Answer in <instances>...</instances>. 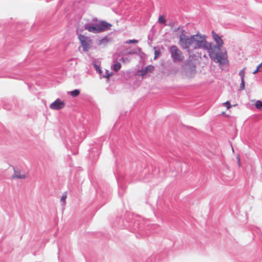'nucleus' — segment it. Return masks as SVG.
Wrapping results in <instances>:
<instances>
[{
	"instance_id": "nucleus-1",
	"label": "nucleus",
	"mask_w": 262,
	"mask_h": 262,
	"mask_svg": "<svg viewBox=\"0 0 262 262\" xmlns=\"http://www.w3.org/2000/svg\"><path fill=\"white\" fill-rule=\"evenodd\" d=\"M180 31L179 44L184 49H187L190 52L192 50L204 48L208 50L207 41L206 36L197 33L195 35L187 36L185 34V30L182 27H180L174 29V31Z\"/></svg>"
},
{
	"instance_id": "nucleus-2",
	"label": "nucleus",
	"mask_w": 262,
	"mask_h": 262,
	"mask_svg": "<svg viewBox=\"0 0 262 262\" xmlns=\"http://www.w3.org/2000/svg\"><path fill=\"white\" fill-rule=\"evenodd\" d=\"M210 58L215 62L221 65L226 64L228 63L227 53L226 51L221 52V50H216L212 53L210 50H207Z\"/></svg>"
},
{
	"instance_id": "nucleus-3",
	"label": "nucleus",
	"mask_w": 262,
	"mask_h": 262,
	"mask_svg": "<svg viewBox=\"0 0 262 262\" xmlns=\"http://www.w3.org/2000/svg\"><path fill=\"white\" fill-rule=\"evenodd\" d=\"M211 34L216 45H214L212 42L208 43L207 42V47L208 50H210L212 53H214L216 50H221V48L223 46L224 42L221 37L219 36L214 31L211 32Z\"/></svg>"
},
{
	"instance_id": "nucleus-4",
	"label": "nucleus",
	"mask_w": 262,
	"mask_h": 262,
	"mask_svg": "<svg viewBox=\"0 0 262 262\" xmlns=\"http://www.w3.org/2000/svg\"><path fill=\"white\" fill-rule=\"evenodd\" d=\"M78 38L80 42L83 51L88 52L92 47V39L90 37L82 34L78 35Z\"/></svg>"
},
{
	"instance_id": "nucleus-5",
	"label": "nucleus",
	"mask_w": 262,
	"mask_h": 262,
	"mask_svg": "<svg viewBox=\"0 0 262 262\" xmlns=\"http://www.w3.org/2000/svg\"><path fill=\"white\" fill-rule=\"evenodd\" d=\"M171 56L174 62H180L183 60L182 52L176 46H172L170 48Z\"/></svg>"
},
{
	"instance_id": "nucleus-6",
	"label": "nucleus",
	"mask_w": 262,
	"mask_h": 262,
	"mask_svg": "<svg viewBox=\"0 0 262 262\" xmlns=\"http://www.w3.org/2000/svg\"><path fill=\"white\" fill-rule=\"evenodd\" d=\"M64 106L65 103L64 101H61L59 99H57L50 105V108L53 110H59L63 108Z\"/></svg>"
},
{
	"instance_id": "nucleus-7",
	"label": "nucleus",
	"mask_w": 262,
	"mask_h": 262,
	"mask_svg": "<svg viewBox=\"0 0 262 262\" xmlns=\"http://www.w3.org/2000/svg\"><path fill=\"white\" fill-rule=\"evenodd\" d=\"M97 26L100 32H104L106 30H107L111 28V27L112 26V25L104 21V20H101L96 23Z\"/></svg>"
},
{
	"instance_id": "nucleus-8",
	"label": "nucleus",
	"mask_w": 262,
	"mask_h": 262,
	"mask_svg": "<svg viewBox=\"0 0 262 262\" xmlns=\"http://www.w3.org/2000/svg\"><path fill=\"white\" fill-rule=\"evenodd\" d=\"M154 67L152 65H148L145 68L138 71V75L144 77L149 73H152L154 70Z\"/></svg>"
},
{
	"instance_id": "nucleus-9",
	"label": "nucleus",
	"mask_w": 262,
	"mask_h": 262,
	"mask_svg": "<svg viewBox=\"0 0 262 262\" xmlns=\"http://www.w3.org/2000/svg\"><path fill=\"white\" fill-rule=\"evenodd\" d=\"M85 29L88 30L90 32H92L94 33H100L99 30L96 24H93L92 25L85 26Z\"/></svg>"
},
{
	"instance_id": "nucleus-10",
	"label": "nucleus",
	"mask_w": 262,
	"mask_h": 262,
	"mask_svg": "<svg viewBox=\"0 0 262 262\" xmlns=\"http://www.w3.org/2000/svg\"><path fill=\"white\" fill-rule=\"evenodd\" d=\"M12 178L13 179H25L26 176L25 174H21L19 171L14 170Z\"/></svg>"
},
{
	"instance_id": "nucleus-11",
	"label": "nucleus",
	"mask_w": 262,
	"mask_h": 262,
	"mask_svg": "<svg viewBox=\"0 0 262 262\" xmlns=\"http://www.w3.org/2000/svg\"><path fill=\"white\" fill-rule=\"evenodd\" d=\"M121 68V64L120 62H117L113 66V70L118 72Z\"/></svg>"
},
{
	"instance_id": "nucleus-12",
	"label": "nucleus",
	"mask_w": 262,
	"mask_h": 262,
	"mask_svg": "<svg viewBox=\"0 0 262 262\" xmlns=\"http://www.w3.org/2000/svg\"><path fill=\"white\" fill-rule=\"evenodd\" d=\"M70 93L72 97H76L79 95L80 91L79 90L76 89L74 91H71Z\"/></svg>"
},
{
	"instance_id": "nucleus-13",
	"label": "nucleus",
	"mask_w": 262,
	"mask_h": 262,
	"mask_svg": "<svg viewBox=\"0 0 262 262\" xmlns=\"http://www.w3.org/2000/svg\"><path fill=\"white\" fill-rule=\"evenodd\" d=\"M158 22L161 24H165V17L164 15H160L158 18Z\"/></svg>"
},
{
	"instance_id": "nucleus-14",
	"label": "nucleus",
	"mask_w": 262,
	"mask_h": 262,
	"mask_svg": "<svg viewBox=\"0 0 262 262\" xmlns=\"http://www.w3.org/2000/svg\"><path fill=\"white\" fill-rule=\"evenodd\" d=\"M245 69H246L245 67L242 70L240 71V72L239 73V75L241 77V80H245L244 77H245Z\"/></svg>"
},
{
	"instance_id": "nucleus-15",
	"label": "nucleus",
	"mask_w": 262,
	"mask_h": 262,
	"mask_svg": "<svg viewBox=\"0 0 262 262\" xmlns=\"http://www.w3.org/2000/svg\"><path fill=\"white\" fill-rule=\"evenodd\" d=\"M255 106L258 109L262 108V101L260 100H257L255 102Z\"/></svg>"
},
{
	"instance_id": "nucleus-16",
	"label": "nucleus",
	"mask_w": 262,
	"mask_h": 262,
	"mask_svg": "<svg viewBox=\"0 0 262 262\" xmlns=\"http://www.w3.org/2000/svg\"><path fill=\"white\" fill-rule=\"evenodd\" d=\"M138 42V40L136 39H130L126 41L125 43L127 44L129 43H137Z\"/></svg>"
},
{
	"instance_id": "nucleus-17",
	"label": "nucleus",
	"mask_w": 262,
	"mask_h": 262,
	"mask_svg": "<svg viewBox=\"0 0 262 262\" xmlns=\"http://www.w3.org/2000/svg\"><path fill=\"white\" fill-rule=\"evenodd\" d=\"M245 89V80H241L240 90H244Z\"/></svg>"
},
{
	"instance_id": "nucleus-18",
	"label": "nucleus",
	"mask_w": 262,
	"mask_h": 262,
	"mask_svg": "<svg viewBox=\"0 0 262 262\" xmlns=\"http://www.w3.org/2000/svg\"><path fill=\"white\" fill-rule=\"evenodd\" d=\"M67 198V194L66 193H65L61 196V201L63 202V203L64 204L65 203V201L66 200Z\"/></svg>"
},
{
	"instance_id": "nucleus-19",
	"label": "nucleus",
	"mask_w": 262,
	"mask_h": 262,
	"mask_svg": "<svg viewBox=\"0 0 262 262\" xmlns=\"http://www.w3.org/2000/svg\"><path fill=\"white\" fill-rule=\"evenodd\" d=\"M223 104L226 106L227 109H229L231 107V105L229 101H227L226 102L224 103Z\"/></svg>"
},
{
	"instance_id": "nucleus-20",
	"label": "nucleus",
	"mask_w": 262,
	"mask_h": 262,
	"mask_svg": "<svg viewBox=\"0 0 262 262\" xmlns=\"http://www.w3.org/2000/svg\"><path fill=\"white\" fill-rule=\"evenodd\" d=\"M160 53H161L160 51H155V57H154V59H155L157 58H158V57L159 56Z\"/></svg>"
},
{
	"instance_id": "nucleus-21",
	"label": "nucleus",
	"mask_w": 262,
	"mask_h": 262,
	"mask_svg": "<svg viewBox=\"0 0 262 262\" xmlns=\"http://www.w3.org/2000/svg\"><path fill=\"white\" fill-rule=\"evenodd\" d=\"M136 53V51L134 50H130L128 52H127L125 53V55H129V54H134Z\"/></svg>"
},
{
	"instance_id": "nucleus-22",
	"label": "nucleus",
	"mask_w": 262,
	"mask_h": 262,
	"mask_svg": "<svg viewBox=\"0 0 262 262\" xmlns=\"http://www.w3.org/2000/svg\"><path fill=\"white\" fill-rule=\"evenodd\" d=\"M257 68H258V69L259 70V71L260 72H262V62L259 64L257 67Z\"/></svg>"
},
{
	"instance_id": "nucleus-23",
	"label": "nucleus",
	"mask_w": 262,
	"mask_h": 262,
	"mask_svg": "<svg viewBox=\"0 0 262 262\" xmlns=\"http://www.w3.org/2000/svg\"><path fill=\"white\" fill-rule=\"evenodd\" d=\"M120 60H121V61H122V62H124L125 61H126H126H128V59L127 58H125H125H121V59H120Z\"/></svg>"
},
{
	"instance_id": "nucleus-24",
	"label": "nucleus",
	"mask_w": 262,
	"mask_h": 262,
	"mask_svg": "<svg viewBox=\"0 0 262 262\" xmlns=\"http://www.w3.org/2000/svg\"><path fill=\"white\" fill-rule=\"evenodd\" d=\"M260 72V71H259V70H258V68H257L255 69V70L254 71H253V74H255L256 73H257V72Z\"/></svg>"
},
{
	"instance_id": "nucleus-25",
	"label": "nucleus",
	"mask_w": 262,
	"mask_h": 262,
	"mask_svg": "<svg viewBox=\"0 0 262 262\" xmlns=\"http://www.w3.org/2000/svg\"><path fill=\"white\" fill-rule=\"evenodd\" d=\"M237 158L238 162L240 161V158H239V156H238V157H237Z\"/></svg>"
},
{
	"instance_id": "nucleus-26",
	"label": "nucleus",
	"mask_w": 262,
	"mask_h": 262,
	"mask_svg": "<svg viewBox=\"0 0 262 262\" xmlns=\"http://www.w3.org/2000/svg\"><path fill=\"white\" fill-rule=\"evenodd\" d=\"M239 166H241V162L240 161L238 162Z\"/></svg>"
}]
</instances>
